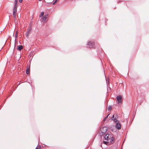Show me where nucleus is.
<instances>
[{"mask_svg":"<svg viewBox=\"0 0 149 149\" xmlns=\"http://www.w3.org/2000/svg\"><path fill=\"white\" fill-rule=\"evenodd\" d=\"M104 139L106 141H109L110 143L112 142L114 139V137L113 136H111V135L110 134H106L105 136L104 135Z\"/></svg>","mask_w":149,"mask_h":149,"instance_id":"obj_1","label":"nucleus"},{"mask_svg":"<svg viewBox=\"0 0 149 149\" xmlns=\"http://www.w3.org/2000/svg\"><path fill=\"white\" fill-rule=\"evenodd\" d=\"M87 47L90 49L94 48V43L93 42L89 41L87 44Z\"/></svg>","mask_w":149,"mask_h":149,"instance_id":"obj_2","label":"nucleus"},{"mask_svg":"<svg viewBox=\"0 0 149 149\" xmlns=\"http://www.w3.org/2000/svg\"><path fill=\"white\" fill-rule=\"evenodd\" d=\"M48 15V14H46L43 16L40 19V21L43 23L47 22V17Z\"/></svg>","mask_w":149,"mask_h":149,"instance_id":"obj_3","label":"nucleus"},{"mask_svg":"<svg viewBox=\"0 0 149 149\" xmlns=\"http://www.w3.org/2000/svg\"><path fill=\"white\" fill-rule=\"evenodd\" d=\"M107 129L106 127H104L102 128V129L101 130V133L102 134L101 135V134H100V136H102V135H104L107 132Z\"/></svg>","mask_w":149,"mask_h":149,"instance_id":"obj_4","label":"nucleus"},{"mask_svg":"<svg viewBox=\"0 0 149 149\" xmlns=\"http://www.w3.org/2000/svg\"><path fill=\"white\" fill-rule=\"evenodd\" d=\"M116 99L118 102V104H121L122 103V97L121 95H119L118 96L116 97Z\"/></svg>","mask_w":149,"mask_h":149,"instance_id":"obj_5","label":"nucleus"},{"mask_svg":"<svg viewBox=\"0 0 149 149\" xmlns=\"http://www.w3.org/2000/svg\"><path fill=\"white\" fill-rule=\"evenodd\" d=\"M116 128L117 129L120 130L121 129V125L120 124L119 122L116 123Z\"/></svg>","mask_w":149,"mask_h":149,"instance_id":"obj_6","label":"nucleus"},{"mask_svg":"<svg viewBox=\"0 0 149 149\" xmlns=\"http://www.w3.org/2000/svg\"><path fill=\"white\" fill-rule=\"evenodd\" d=\"M30 67L29 66V67H27V69L26 70V73L27 74H29L30 73Z\"/></svg>","mask_w":149,"mask_h":149,"instance_id":"obj_7","label":"nucleus"},{"mask_svg":"<svg viewBox=\"0 0 149 149\" xmlns=\"http://www.w3.org/2000/svg\"><path fill=\"white\" fill-rule=\"evenodd\" d=\"M23 48V46L22 45H19L17 47V49L19 51L22 50Z\"/></svg>","mask_w":149,"mask_h":149,"instance_id":"obj_8","label":"nucleus"},{"mask_svg":"<svg viewBox=\"0 0 149 149\" xmlns=\"http://www.w3.org/2000/svg\"><path fill=\"white\" fill-rule=\"evenodd\" d=\"M103 143L106 145H109L111 143H109V142L104 141L103 142Z\"/></svg>","mask_w":149,"mask_h":149,"instance_id":"obj_9","label":"nucleus"},{"mask_svg":"<svg viewBox=\"0 0 149 149\" xmlns=\"http://www.w3.org/2000/svg\"><path fill=\"white\" fill-rule=\"evenodd\" d=\"M17 7H14L13 9V12L17 13Z\"/></svg>","mask_w":149,"mask_h":149,"instance_id":"obj_10","label":"nucleus"},{"mask_svg":"<svg viewBox=\"0 0 149 149\" xmlns=\"http://www.w3.org/2000/svg\"><path fill=\"white\" fill-rule=\"evenodd\" d=\"M17 0H15L14 1V7H17Z\"/></svg>","mask_w":149,"mask_h":149,"instance_id":"obj_11","label":"nucleus"},{"mask_svg":"<svg viewBox=\"0 0 149 149\" xmlns=\"http://www.w3.org/2000/svg\"><path fill=\"white\" fill-rule=\"evenodd\" d=\"M44 14V12H41L40 14L39 15V17H42L43 16Z\"/></svg>","mask_w":149,"mask_h":149,"instance_id":"obj_12","label":"nucleus"},{"mask_svg":"<svg viewBox=\"0 0 149 149\" xmlns=\"http://www.w3.org/2000/svg\"><path fill=\"white\" fill-rule=\"evenodd\" d=\"M109 114H108L106 117H105L103 119V121H105L107 119V118H108V116H109Z\"/></svg>","mask_w":149,"mask_h":149,"instance_id":"obj_13","label":"nucleus"},{"mask_svg":"<svg viewBox=\"0 0 149 149\" xmlns=\"http://www.w3.org/2000/svg\"><path fill=\"white\" fill-rule=\"evenodd\" d=\"M113 120L114 122L116 123L118 122H119L116 119V118H113Z\"/></svg>","mask_w":149,"mask_h":149,"instance_id":"obj_14","label":"nucleus"},{"mask_svg":"<svg viewBox=\"0 0 149 149\" xmlns=\"http://www.w3.org/2000/svg\"><path fill=\"white\" fill-rule=\"evenodd\" d=\"M16 13H16L13 12V15L14 16V17L15 19L16 18Z\"/></svg>","mask_w":149,"mask_h":149,"instance_id":"obj_15","label":"nucleus"},{"mask_svg":"<svg viewBox=\"0 0 149 149\" xmlns=\"http://www.w3.org/2000/svg\"><path fill=\"white\" fill-rule=\"evenodd\" d=\"M112 109V107L111 106H109L108 107V110L109 111H110V110H111Z\"/></svg>","mask_w":149,"mask_h":149,"instance_id":"obj_16","label":"nucleus"},{"mask_svg":"<svg viewBox=\"0 0 149 149\" xmlns=\"http://www.w3.org/2000/svg\"><path fill=\"white\" fill-rule=\"evenodd\" d=\"M18 33V31H17L16 32V34H15V37L16 38H17V37Z\"/></svg>","mask_w":149,"mask_h":149,"instance_id":"obj_17","label":"nucleus"},{"mask_svg":"<svg viewBox=\"0 0 149 149\" xmlns=\"http://www.w3.org/2000/svg\"><path fill=\"white\" fill-rule=\"evenodd\" d=\"M38 143H39V142L38 143V149H40L41 148V146H40V145H39Z\"/></svg>","mask_w":149,"mask_h":149,"instance_id":"obj_18","label":"nucleus"},{"mask_svg":"<svg viewBox=\"0 0 149 149\" xmlns=\"http://www.w3.org/2000/svg\"><path fill=\"white\" fill-rule=\"evenodd\" d=\"M58 0H55L54 2L53 3V4L54 5L56 3V2Z\"/></svg>","mask_w":149,"mask_h":149,"instance_id":"obj_19","label":"nucleus"},{"mask_svg":"<svg viewBox=\"0 0 149 149\" xmlns=\"http://www.w3.org/2000/svg\"><path fill=\"white\" fill-rule=\"evenodd\" d=\"M118 118V116L116 114L115 116V118H116V119Z\"/></svg>","mask_w":149,"mask_h":149,"instance_id":"obj_20","label":"nucleus"},{"mask_svg":"<svg viewBox=\"0 0 149 149\" xmlns=\"http://www.w3.org/2000/svg\"><path fill=\"white\" fill-rule=\"evenodd\" d=\"M23 0H19V2L20 3H21V2H22Z\"/></svg>","mask_w":149,"mask_h":149,"instance_id":"obj_21","label":"nucleus"},{"mask_svg":"<svg viewBox=\"0 0 149 149\" xmlns=\"http://www.w3.org/2000/svg\"><path fill=\"white\" fill-rule=\"evenodd\" d=\"M112 118H114V115H113V116H112Z\"/></svg>","mask_w":149,"mask_h":149,"instance_id":"obj_22","label":"nucleus"},{"mask_svg":"<svg viewBox=\"0 0 149 149\" xmlns=\"http://www.w3.org/2000/svg\"><path fill=\"white\" fill-rule=\"evenodd\" d=\"M28 34H28V33H26V36H27V37H28Z\"/></svg>","mask_w":149,"mask_h":149,"instance_id":"obj_23","label":"nucleus"},{"mask_svg":"<svg viewBox=\"0 0 149 149\" xmlns=\"http://www.w3.org/2000/svg\"><path fill=\"white\" fill-rule=\"evenodd\" d=\"M36 149H37V147L36 148Z\"/></svg>","mask_w":149,"mask_h":149,"instance_id":"obj_24","label":"nucleus"}]
</instances>
